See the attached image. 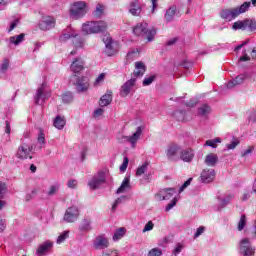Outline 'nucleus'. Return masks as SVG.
Wrapping results in <instances>:
<instances>
[{
  "label": "nucleus",
  "instance_id": "obj_1",
  "mask_svg": "<svg viewBox=\"0 0 256 256\" xmlns=\"http://www.w3.org/2000/svg\"><path fill=\"white\" fill-rule=\"evenodd\" d=\"M147 27V22L136 24L133 28L134 35H137L138 37L142 35L143 37H146L147 41H153L155 35H157V30H155V28L148 29Z\"/></svg>",
  "mask_w": 256,
  "mask_h": 256
},
{
  "label": "nucleus",
  "instance_id": "obj_2",
  "mask_svg": "<svg viewBox=\"0 0 256 256\" xmlns=\"http://www.w3.org/2000/svg\"><path fill=\"white\" fill-rule=\"evenodd\" d=\"M107 30V23L105 21H92L82 25V31L85 35H91L93 33H101V31Z\"/></svg>",
  "mask_w": 256,
  "mask_h": 256
},
{
  "label": "nucleus",
  "instance_id": "obj_3",
  "mask_svg": "<svg viewBox=\"0 0 256 256\" xmlns=\"http://www.w3.org/2000/svg\"><path fill=\"white\" fill-rule=\"evenodd\" d=\"M87 15V2L77 1L70 6V17L72 19H81Z\"/></svg>",
  "mask_w": 256,
  "mask_h": 256
},
{
  "label": "nucleus",
  "instance_id": "obj_4",
  "mask_svg": "<svg viewBox=\"0 0 256 256\" xmlns=\"http://www.w3.org/2000/svg\"><path fill=\"white\" fill-rule=\"evenodd\" d=\"M141 135H143V127L138 126L136 128V131L131 136H118L117 141L118 143H130L132 149H135L137 147V141L141 139Z\"/></svg>",
  "mask_w": 256,
  "mask_h": 256
},
{
  "label": "nucleus",
  "instance_id": "obj_5",
  "mask_svg": "<svg viewBox=\"0 0 256 256\" xmlns=\"http://www.w3.org/2000/svg\"><path fill=\"white\" fill-rule=\"evenodd\" d=\"M79 34H77V32H75V30H72L70 32H65L63 33L59 40L61 43H67V41H69V39H73V44L74 47H76V49H81V47H83V45H85V41H83V39L78 38Z\"/></svg>",
  "mask_w": 256,
  "mask_h": 256
},
{
  "label": "nucleus",
  "instance_id": "obj_6",
  "mask_svg": "<svg viewBox=\"0 0 256 256\" xmlns=\"http://www.w3.org/2000/svg\"><path fill=\"white\" fill-rule=\"evenodd\" d=\"M232 29L234 31H247V29L251 32L256 31V21L253 19L246 18L244 20H238L234 22Z\"/></svg>",
  "mask_w": 256,
  "mask_h": 256
},
{
  "label": "nucleus",
  "instance_id": "obj_7",
  "mask_svg": "<svg viewBox=\"0 0 256 256\" xmlns=\"http://www.w3.org/2000/svg\"><path fill=\"white\" fill-rule=\"evenodd\" d=\"M106 179H107V172L99 171L92 178L89 179L88 187L92 189V191H95V189H99L101 185L105 183Z\"/></svg>",
  "mask_w": 256,
  "mask_h": 256
},
{
  "label": "nucleus",
  "instance_id": "obj_8",
  "mask_svg": "<svg viewBox=\"0 0 256 256\" xmlns=\"http://www.w3.org/2000/svg\"><path fill=\"white\" fill-rule=\"evenodd\" d=\"M51 97V94L47 92L46 84L43 83L36 91L34 101L36 105H43L47 99Z\"/></svg>",
  "mask_w": 256,
  "mask_h": 256
},
{
  "label": "nucleus",
  "instance_id": "obj_9",
  "mask_svg": "<svg viewBox=\"0 0 256 256\" xmlns=\"http://www.w3.org/2000/svg\"><path fill=\"white\" fill-rule=\"evenodd\" d=\"M165 153L168 161H179L181 154V146L178 144H170L167 147Z\"/></svg>",
  "mask_w": 256,
  "mask_h": 256
},
{
  "label": "nucleus",
  "instance_id": "obj_10",
  "mask_svg": "<svg viewBox=\"0 0 256 256\" xmlns=\"http://www.w3.org/2000/svg\"><path fill=\"white\" fill-rule=\"evenodd\" d=\"M239 253H240V255H244V256H254L255 255V248H253V246H251V241L249 240V238H243L240 241Z\"/></svg>",
  "mask_w": 256,
  "mask_h": 256
},
{
  "label": "nucleus",
  "instance_id": "obj_11",
  "mask_svg": "<svg viewBox=\"0 0 256 256\" xmlns=\"http://www.w3.org/2000/svg\"><path fill=\"white\" fill-rule=\"evenodd\" d=\"M79 215V208L77 206H70L66 209L63 219L66 223H75L79 219Z\"/></svg>",
  "mask_w": 256,
  "mask_h": 256
},
{
  "label": "nucleus",
  "instance_id": "obj_12",
  "mask_svg": "<svg viewBox=\"0 0 256 256\" xmlns=\"http://www.w3.org/2000/svg\"><path fill=\"white\" fill-rule=\"evenodd\" d=\"M102 41L105 44V53L108 57L115 55V52L119 49L117 42H114L111 36H104Z\"/></svg>",
  "mask_w": 256,
  "mask_h": 256
},
{
  "label": "nucleus",
  "instance_id": "obj_13",
  "mask_svg": "<svg viewBox=\"0 0 256 256\" xmlns=\"http://www.w3.org/2000/svg\"><path fill=\"white\" fill-rule=\"evenodd\" d=\"M32 148L27 143H22L16 152L17 159H20L21 161L25 159H33V156H31Z\"/></svg>",
  "mask_w": 256,
  "mask_h": 256
},
{
  "label": "nucleus",
  "instance_id": "obj_14",
  "mask_svg": "<svg viewBox=\"0 0 256 256\" xmlns=\"http://www.w3.org/2000/svg\"><path fill=\"white\" fill-rule=\"evenodd\" d=\"M93 248L96 251H101L103 249L109 248V238L105 237L104 235H100L96 237L93 243Z\"/></svg>",
  "mask_w": 256,
  "mask_h": 256
},
{
  "label": "nucleus",
  "instance_id": "obj_15",
  "mask_svg": "<svg viewBox=\"0 0 256 256\" xmlns=\"http://www.w3.org/2000/svg\"><path fill=\"white\" fill-rule=\"evenodd\" d=\"M38 26L41 31H50V29H53L55 27V18L50 16L44 17L40 21Z\"/></svg>",
  "mask_w": 256,
  "mask_h": 256
},
{
  "label": "nucleus",
  "instance_id": "obj_16",
  "mask_svg": "<svg viewBox=\"0 0 256 256\" xmlns=\"http://www.w3.org/2000/svg\"><path fill=\"white\" fill-rule=\"evenodd\" d=\"M175 193H177V191H175V188H167V189L161 190L158 194H156L155 197L157 201H166L171 199V197H173Z\"/></svg>",
  "mask_w": 256,
  "mask_h": 256
},
{
  "label": "nucleus",
  "instance_id": "obj_17",
  "mask_svg": "<svg viewBox=\"0 0 256 256\" xmlns=\"http://www.w3.org/2000/svg\"><path fill=\"white\" fill-rule=\"evenodd\" d=\"M136 82L137 80L135 78H132L128 80L126 83H124L120 91L121 97H127V95H129V93L133 91Z\"/></svg>",
  "mask_w": 256,
  "mask_h": 256
},
{
  "label": "nucleus",
  "instance_id": "obj_18",
  "mask_svg": "<svg viewBox=\"0 0 256 256\" xmlns=\"http://www.w3.org/2000/svg\"><path fill=\"white\" fill-rule=\"evenodd\" d=\"M194 158H195V152H193V149L181 148V151H180V160L181 161H184V163H191V161H193Z\"/></svg>",
  "mask_w": 256,
  "mask_h": 256
},
{
  "label": "nucleus",
  "instance_id": "obj_19",
  "mask_svg": "<svg viewBox=\"0 0 256 256\" xmlns=\"http://www.w3.org/2000/svg\"><path fill=\"white\" fill-rule=\"evenodd\" d=\"M70 69L73 73H81V71L85 69V61L83 58H75L70 65Z\"/></svg>",
  "mask_w": 256,
  "mask_h": 256
},
{
  "label": "nucleus",
  "instance_id": "obj_20",
  "mask_svg": "<svg viewBox=\"0 0 256 256\" xmlns=\"http://www.w3.org/2000/svg\"><path fill=\"white\" fill-rule=\"evenodd\" d=\"M200 179L202 183H212L215 180V170L204 169L201 172Z\"/></svg>",
  "mask_w": 256,
  "mask_h": 256
},
{
  "label": "nucleus",
  "instance_id": "obj_21",
  "mask_svg": "<svg viewBox=\"0 0 256 256\" xmlns=\"http://www.w3.org/2000/svg\"><path fill=\"white\" fill-rule=\"evenodd\" d=\"M89 89V78L87 77H80L77 78L76 81V90L78 93H85Z\"/></svg>",
  "mask_w": 256,
  "mask_h": 256
},
{
  "label": "nucleus",
  "instance_id": "obj_22",
  "mask_svg": "<svg viewBox=\"0 0 256 256\" xmlns=\"http://www.w3.org/2000/svg\"><path fill=\"white\" fill-rule=\"evenodd\" d=\"M141 11H143V8L141 7L139 0H133L129 5V13L132 14L133 17H139Z\"/></svg>",
  "mask_w": 256,
  "mask_h": 256
},
{
  "label": "nucleus",
  "instance_id": "obj_23",
  "mask_svg": "<svg viewBox=\"0 0 256 256\" xmlns=\"http://www.w3.org/2000/svg\"><path fill=\"white\" fill-rule=\"evenodd\" d=\"M221 19H226L228 21H232V19H236L237 16V10L235 8L232 9H223L220 12Z\"/></svg>",
  "mask_w": 256,
  "mask_h": 256
},
{
  "label": "nucleus",
  "instance_id": "obj_24",
  "mask_svg": "<svg viewBox=\"0 0 256 256\" xmlns=\"http://www.w3.org/2000/svg\"><path fill=\"white\" fill-rule=\"evenodd\" d=\"M51 249H53V242L48 240L38 246L36 253L37 255H45V253H48Z\"/></svg>",
  "mask_w": 256,
  "mask_h": 256
},
{
  "label": "nucleus",
  "instance_id": "obj_25",
  "mask_svg": "<svg viewBox=\"0 0 256 256\" xmlns=\"http://www.w3.org/2000/svg\"><path fill=\"white\" fill-rule=\"evenodd\" d=\"M145 71H147L145 63L141 61L135 63V70L133 72L134 77H143V75H145Z\"/></svg>",
  "mask_w": 256,
  "mask_h": 256
},
{
  "label": "nucleus",
  "instance_id": "obj_26",
  "mask_svg": "<svg viewBox=\"0 0 256 256\" xmlns=\"http://www.w3.org/2000/svg\"><path fill=\"white\" fill-rule=\"evenodd\" d=\"M219 161V157L215 153L207 154L204 160L207 167H215Z\"/></svg>",
  "mask_w": 256,
  "mask_h": 256
},
{
  "label": "nucleus",
  "instance_id": "obj_27",
  "mask_svg": "<svg viewBox=\"0 0 256 256\" xmlns=\"http://www.w3.org/2000/svg\"><path fill=\"white\" fill-rule=\"evenodd\" d=\"M247 79L246 74H240L232 81L228 82L227 89H233V87H237V85L243 84V82Z\"/></svg>",
  "mask_w": 256,
  "mask_h": 256
},
{
  "label": "nucleus",
  "instance_id": "obj_28",
  "mask_svg": "<svg viewBox=\"0 0 256 256\" xmlns=\"http://www.w3.org/2000/svg\"><path fill=\"white\" fill-rule=\"evenodd\" d=\"M112 101H113V92L108 91L106 94H104L100 98V106L107 107V105H111Z\"/></svg>",
  "mask_w": 256,
  "mask_h": 256
},
{
  "label": "nucleus",
  "instance_id": "obj_29",
  "mask_svg": "<svg viewBox=\"0 0 256 256\" xmlns=\"http://www.w3.org/2000/svg\"><path fill=\"white\" fill-rule=\"evenodd\" d=\"M175 15H177V6H171L167 11L164 16V19L166 23H171L173 19H175Z\"/></svg>",
  "mask_w": 256,
  "mask_h": 256
},
{
  "label": "nucleus",
  "instance_id": "obj_30",
  "mask_svg": "<svg viewBox=\"0 0 256 256\" xmlns=\"http://www.w3.org/2000/svg\"><path fill=\"white\" fill-rule=\"evenodd\" d=\"M59 189H61V185L59 183H55L50 185L48 190L46 191L47 197H55L59 193Z\"/></svg>",
  "mask_w": 256,
  "mask_h": 256
},
{
  "label": "nucleus",
  "instance_id": "obj_31",
  "mask_svg": "<svg viewBox=\"0 0 256 256\" xmlns=\"http://www.w3.org/2000/svg\"><path fill=\"white\" fill-rule=\"evenodd\" d=\"M128 189H131L129 176L124 178V180L122 181V184L117 189L116 193L119 195L121 193H125V191H127Z\"/></svg>",
  "mask_w": 256,
  "mask_h": 256
},
{
  "label": "nucleus",
  "instance_id": "obj_32",
  "mask_svg": "<svg viewBox=\"0 0 256 256\" xmlns=\"http://www.w3.org/2000/svg\"><path fill=\"white\" fill-rule=\"evenodd\" d=\"M251 7V2H244L240 7L234 8L237 16L239 17L243 13H247L249 11V8Z\"/></svg>",
  "mask_w": 256,
  "mask_h": 256
},
{
  "label": "nucleus",
  "instance_id": "obj_33",
  "mask_svg": "<svg viewBox=\"0 0 256 256\" xmlns=\"http://www.w3.org/2000/svg\"><path fill=\"white\" fill-rule=\"evenodd\" d=\"M91 230V219L84 218L79 226V231H89Z\"/></svg>",
  "mask_w": 256,
  "mask_h": 256
},
{
  "label": "nucleus",
  "instance_id": "obj_34",
  "mask_svg": "<svg viewBox=\"0 0 256 256\" xmlns=\"http://www.w3.org/2000/svg\"><path fill=\"white\" fill-rule=\"evenodd\" d=\"M25 39V34H19L16 36H12L9 38V42L11 43V45H19V43H23Z\"/></svg>",
  "mask_w": 256,
  "mask_h": 256
},
{
  "label": "nucleus",
  "instance_id": "obj_35",
  "mask_svg": "<svg viewBox=\"0 0 256 256\" xmlns=\"http://www.w3.org/2000/svg\"><path fill=\"white\" fill-rule=\"evenodd\" d=\"M65 123V117L56 116V118L54 119V127H56V129H63V127H65Z\"/></svg>",
  "mask_w": 256,
  "mask_h": 256
},
{
  "label": "nucleus",
  "instance_id": "obj_36",
  "mask_svg": "<svg viewBox=\"0 0 256 256\" xmlns=\"http://www.w3.org/2000/svg\"><path fill=\"white\" fill-rule=\"evenodd\" d=\"M211 113V107L207 104H203L199 109H198V115L201 117H207Z\"/></svg>",
  "mask_w": 256,
  "mask_h": 256
},
{
  "label": "nucleus",
  "instance_id": "obj_37",
  "mask_svg": "<svg viewBox=\"0 0 256 256\" xmlns=\"http://www.w3.org/2000/svg\"><path fill=\"white\" fill-rule=\"evenodd\" d=\"M69 239V230L63 231L56 239L57 245H61V243H65Z\"/></svg>",
  "mask_w": 256,
  "mask_h": 256
},
{
  "label": "nucleus",
  "instance_id": "obj_38",
  "mask_svg": "<svg viewBox=\"0 0 256 256\" xmlns=\"http://www.w3.org/2000/svg\"><path fill=\"white\" fill-rule=\"evenodd\" d=\"M125 233V228H119L113 235V241H119V239H123V237H125Z\"/></svg>",
  "mask_w": 256,
  "mask_h": 256
},
{
  "label": "nucleus",
  "instance_id": "obj_39",
  "mask_svg": "<svg viewBox=\"0 0 256 256\" xmlns=\"http://www.w3.org/2000/svg\"><path fill=\"white\" fill-rule=\"evenodd\" d=\"M231 199H233V195L230 194L224 198H218V201H219V205L221 208L223 207H227V205H229Z\"/></svg>",
  "mask_w": 256,
  "mask_h": 256
},
{
  "label": "nucleus",
  "instance_id": "obj_40",
  "mask_svg": "<svg viewBox=\"0 0 256 256\" xmlns=\"http://www.w3.org/2000/svg\"><path fill=\"white\" fill-rule=\"evenodd\" d=\"M221 138H215L212 140H207L204 144L205 147H212V149H217V143H221Z\"/></svg>",
  "mask_w": 256,
  "mask_h": 256
},
{
  "label": "nucleus",
  "instance_id": "obj_41",
  "mask_svg": "<svg viewBox=\"0 0 256 256\" xmlns=\"http://www.w3.org/2000/svg\"><path fill=\"white\" fill-rule=\"evenodd\" d=\"M147 167H149L148 162H145L140 167H138V169L136 170V176L141 177V175H144V173H147Z\"/></svg>",
  "mask_w": 256,
  "mask_h": 256
},
{
  "label": "nucleus",
  "instance_id": "obj_42",
  "mask_svg": "<svg viewBox=\"0 0 256 256\" xmlns=\"http://www.w3.org/2000/svg\"><path fill=\"white\" fill-rule=\"evenodd\" d=\"M105 12V6L102 4L96 5V9L93 12L94 17H101Z\"/></svg>",
  "mask_w": 256,
  "mask_h": 256
},
{
  "label": "nucleus",
  "instance_id": "obj_43",
  "mask_svg": "<svg viewBox=\"0 0 256 256\" xmlns=\"http://www.w3.org/2000/svg\"><path fill=\"white\" fill-rule=\"evenodd\" d=\"M7 195V183L0 181V199H5Z\"/></svg>",
  "mask_w": 256,
  "mask_h": 256
},
{
  "label": "nucleus",
  "instance_id": "obj_44",
  "mask_svg": "<svg viewBox=\"0 0 256 256\" xmlns=\"http://www.w3.org/2000/svg\"><path fill=\"white\" fill-rule=\"evenodd\" d=\"M62 101L64 103H72L73 101V93L71 92H66L62 95Z\"/></svg>",
  "mask_w": 256,
  "mask_h": 256
},
{
  "label": "nucleus",
  "instance_id": "obj_45",
  "mask_svg": "<svg viewBox=\"0 0 256 256\" xmlns=\"http://www.w3.org/2000/svg\"><path fill=\"white\" fill-rule=\"evenodd\" d=\"M245 225H247V217L242 215L238 223V231H243V229H245Z\"/></svg>",
  "mask_w": 256,
  "mask_h": 256
},
{
  "label": "nucleus",
  "instance_id": "obj_46",
  "mask_svg": "<svg viewBox=\"0 0 256 256\" xmlns=\"http://www.w3.org/2000/svg\"><path fill=\"white\" fill-rule=\"evenodd\" d=\"M125 199H127L126 196H121V197L117 198L112 205V211H115L117 209V207H119V205H121V203H123V201H125Z\"/></svg>",
  "mask_w": 256,
  "mask_h": 256
},
{
  "label": "nucleus",
  "instance_id": "obj_47",
  "mask_svg": "<svg viewBox=\"0 0 256 256\" xmlns=\"http://www.w3.org/2000/svg\"><path fill=\"white\" fill-rule=\"evenodd\" d=\"M185 249V245L178 243L176 244L174 250L172 251V255L177 256L179 253H181Z\"/></svg>",
  "mask_w": 256,
  "mask_h": 256
},
{
  "label": "nucleus",
  "instance_id": "obj_48",
  "mask_svg": "<svg viewBox=\"0 0 256 256\" xmlns=\"http://www.w3.org/2000/svg\"><path fill=\"white\" fill-rule=\"evenodd\" d=\"M8 70H9V60L4 59V61L0 66V73H7Z\"/></svg>",
  "mask_w": 256,
  "mask_h": 256
},
{
  "label": "nucleus",
  "instance_id": "obj_49",
  "mask_svg": "<svg viewBox=\"0 0 256 256\" xmlns=\"http://www.w3.org/2000/svg\"><path fill=\"white\" fill-rule=\"evenodd\" d=\"M174 117L177 118L178 121H183L185 119V111L183 110L175 111Z\"/></svg>",
  "mask_w": 256,
  "mask_h": 256
},
{
  "label": "nucleus",
  "instance_id": "obj_50",
  "mask_svg": "<svg viewBox=\"0 0 256 256\" xmlns=\"http://www.w3.org/2000/svg\"><path fill=\"white\" fill-rule=\"evenodd\" d=\"M163 255V252L159 248H154L149 251L148 256H161Z\"/></svg>",
  "mask_w": 256,
  "mask_h": 256
},
{
  "label": "nucleus",
  "instance_id": "obj_51",
  "mask_svg": "<svg viewBox=\"0 0 256 256\" xmlns=\"http://www.w3.org/2000/svg\"><path fill=\"white\" fill-rule=\"evenodd\" d=\"M105 81V73H101L95 80L94 85L97 87V85H101Z\"/></svg>",
  "mask_w": 256,
  "mask_h": 256
},
{
  "label": "nucleus",
  "instance_id": "obj_52",
  "mask_svg": "<svg viewBox=\"0 0 256 256\" xmlns=\"http://www.w3.org/2000/svg\"><path fill=\"white\" fill-rule=\"evenodd\" d=\"M105 113V110L103 108H98L94 111L93 117L94 119H99V117H102V115Z\"/></svg>",
  "mask_w": 256,
  "mask_h": 256
},
{
  "label": "nucleus",
  "instance_id": "obj_53",
  "mask_svg": "<svg viewBox=\"0 0 256 256\" xmlns=\"http://www.w3.org/2000/svg\"><path fill=\"white\" fill-rule=\"evenodd\" d=\"M128 165H129V158L125 157L124 160H123L122 165L120 166V171L122 173H125V171H127Z\"/></svg>",
  "mask_w": 256,
  "mask_h": 256
},
{
  "label": "nucleus",
  "instance_id": "obj_54",
  "mask_svg": "<svg viewBox=\"0 0 256 256\" xmlns=\"http://www.w3.org/2000/svg\"><path fill=\"white\" fill-rule=\"evenodd\" d=\"M154 81H155V76L146 77L143 80V85L144 87H147L148 85H151V83H153Z\"/></svg>",
  "mask_w": 256,
  "mask_h": 256
},
{
  "label": "nucleus",
  "instance_id": "obj_55",
  "mask_svg": "<svg viewBox=\"0 0 256 256\" xmlns=\"http://www.w3.org/2000/svg\"><path fill=\"white\" fill-rule=\"evenodd\" d=\"M177 197L173 198L171 203H169L166 208H165V211H171V209H173V207H175L177 205Z\"/></svg>",
  "mask_w": 256,
  "mask_h": 256
},
{
  "label": "nucleus",
  "instance_id": "obj_56",
  "mask_svg": "<svg viewBox=\"0 0 256 256\" xmlns=\"http://www.w3.org/2000/svg\"><path fill=\"white\" fill-rule=\"evenodd\" d=\"M251 193H253V192L250 190H245L242 194L241 200L248 201V199H251Z\"/></svg>",
  "mask_w": 256,
  "mask_h": 256
},
{
  "label": "nucleus",
  "instance_id": "obj_57",
  "mask_svg": "<svg viewBox=\"0 0 256 256\" xmlns=\"http://www.w3.org/2000/svg\"><path fill=\"white\" fill-rule=\"evenodd\" d=\"M191 181H193V178H189L184 184L180 187L179 193H183L189 185H191Z\"/></svg>",
  "mask_w": 256,
  "mask_h": 256
},
{
  "label": "nucleus",
  "instance_id": "obj_58",
  "mask_svg": "<svg viewBox=\"0 0 256 256\" xmlns=\"http://www.w3.org/2000/svg\"><path fill=\"white\" fill-rule=\"evenodd\" d=\"M153 227H155V224H153L152 221H149L143 229V233H147V231H153Z\"/></svg>",
  "mask_w": 256,
  "mask_h": 256
},
{
  "label": "nucleus",
  "instance_id": "obj_59",
  "mask_svg": "<svg viewBox=\"0 0 256 256\" xmlns=\"http://www.w3.org/2000/svg\"><path fill=\"white\" fill-rule=\"evenodd\" d=\"M205 233V227L200 226L197 230L196 233L194 234V239H197V237H201Z\"/></svg>",
  "mask_w": 256,
  "mask_h": 256
},
{
  "label": "nucleus",
  "instance_id": "obj_60",
  "mask_svg": "<svg viewBox=\"0 0 256 256\" xmlns=\"http://www.w3.org/2000/svg\"><path fill=\"white\" fill-rule=\"evenodd\" d=\"M38 144L40 145V149H43V145H45V134L41 133L38 136Z\"/></svg>",
  "mask_w": 256,
  "mask_h": 256
},
{
  "label": "nucleus",
  "instance_id": "obj_61",
  "mask_svg": "<svg viewBox=\"0 0 256 256\" xmlns=\"http://www.w3.org/2000/svg\"><path fill=\"white\" fill-rule=\"evenodd\" d=\"M102 256H119V252L117 250H108L107 252H103Z\"/></svg>",
  "mask_w": 256,
  "mask_h": 256
},
{
  "label": "nucleus",
  "instance_id": "obj_62",
  "mask_svg": "<svg viewBox=\"0 0 256 256\" xmlns=\"http://www.w3.org/2000/svg\"><path fill=\"white\" fill-rule=\"evenodd\" d=\"M239 145V140L234 139L230 144L227 145V149L232 150L235 149Z\"/></svg>",
  "mask_w": 256,
  "mask_h": 256
},
{
  "label": "nucleus",
  "instance_id": "obj_63",
  "mask_svg": "<svg viewBox=\"0 0 256 256\" xmlns=\"http://www.w3.org/2000/svg\"><path fill=\"white\" fill-rule=\"evenodd\" d=\"M248 121L250 123H256V113L255 112L250 113V115L248 117Z\"/></svg>",
  "mask_w": 256,
  "mask_h": 256
},
{
  "label": "nucleus",
  "instance_id": "obj_64",
  "mask_svg": "<svg viewBox=\"0 0 256 256\" xmlns=\"http://www.w3.org/2000/svg\"><path fill=\"white\" fill-rule=\"evenodd\" d=\"M68 187L70 189H75L77 187V180H70V181H68Z\"/></svg>",
  "mask_w": 256,
  "mask_h": 256
}]
</instances>
